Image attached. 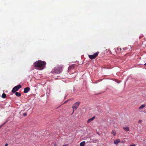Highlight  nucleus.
Instances as JSON below:
<instances>
[{"instance_id":"f257e3e1","label":"nucleus","mask_w":146,"mask_h":146,"mask_svg":"<svg viewBox=\"0 0 146 146\" xmlns=\"http://www.w3.org/2000/svg\"><path fill=\"white\" fill-rule=\"evenodd\" d=\"M46 64L44 61L39 60L34 63V66L35 67L40 68V69H42L45 67Z\"/></svg>"},{"instance_id":"f03ea898","label":"nucleus","mask_w":146,"mask_h":146,"mask_svg":"<svg viewBox=\"0 0 146 146\" xmlns=\"http://www.w3.org/2000/svg\"><path fill=\"white\" fill-rule=\"evenodd\" d=\"M80 104V102H78L75 103L72 106L73 113L74 110H76Z\"/></svg>"},{"instance_id":"7ed1b4c3","label":"nucleus","mask_w":146,"mask_h":146,"mask_svg":"<svg viewBox=\"0 0 146 146\" xmlns=\"http://www.w3.org/2000/svg\"><path fill=\"white\" fill-rule=\"evenodd\" d=\"M55 72L57 74H59L60 73L62 70V68L61 66H58L55 67L54 69Z\"/></svg>"},{"instance_id":"20e7f679","label":"nucleus","mask_w":146,"mask_h":146,"mask_svg":"<svg viewBox=\"0 0 146 146\" xmlns=\"http://www.w3.org/2000/svg\"><path fill=\"white\" fill-rule=\"evenodd\" d=\"M21 88V86L19 84L16 86H15L13 89L12 92L13 93H15L16 91H18L19 89Z\"/></svg>"},{"instance_id":"39448f33","label":"nucleus","mask_w":146,"mask_h":146,"mask_svg":"<svg viewBox=\"0 0 146 146\" xmlns=\"http://www.w3.org/2000/svg\"><path fill=\"white\" fill-rule=\"evenodd\" d=\"M99 52H98L93 55H88L89 58L91 59H93L97 57L98 54Z\"/></svg>"},{"instance_id":"423d86ee","label":"nucleus","mask_w":146,"mask_h":146,"mask_svg":"<svg viewBox=\"0 0 146 146\" xmlns=\"http://www.w3.org/2000/svg\"><path fill=\"white\" fill-rule=\"evenodd\" d=\"M30 89L29 87H26L24 88V92L25 93H27L30 90Z\"/></svg>"},{"instance_id":"0eeeda50","label":"nucleus","mask_w":146,"mask_h":146,"mask_svg":"<svg viewBox=\"0 0 146 146\" xmlns=\"http://www.w3.org/2000/svg\"><path fill=\"white\" fill-rule=\"evenodd\" d=\"M120 141L119 139L115 140L114 141V143L115 144H117L119 143Z\"/></svg>"},{"instance_id":"6e6552de","label":"nucleus","mask_w":146,"mask_h":146,"mask_svg":"<svg viewBox=\"0 0 146 146\" xmlns=\"http://www.w3.org/2000/svg\"><path fill=\"white\" fill-rule=\"evenodd\" d=\"M145 104H143L139 108V109L140 110L142 109H143L144 107H145Z\"/></svg>"},{"instance_id":"1a4fd4ad","label":"nucleus","mask_w":146,"mask_h":146,"mask_svg":"<svg viewBox=\"0 0 146 146\" xmlns=\"http://www.w3.org/2000/svg\"><path fill=\"white\" fill-rule=\"evenodd\" d=\"M85 142L83 141L80 143V146H84L85 145Z\"/></svg>"},{"instance_id":"9d476101","label":"nucleus","mask_w":146,"mask_h":146,"mask_svg":"<svg viewBox=\"0 0 146 146\" xmlns=\"http://www.w3.org/2000/svg\"><path fill=\"white\" fill-rule=\"evenodd\" d=\"M15 94L18 97H20L21 96V94L20 93L18 92H16L15 93Z\"/></svg>"},{"instance_id":"9b49d317","label":"nucleus","mask_w":146,"mask_h":146,"mask_svg":"<svg viewBox=\"0 0 146 146\" xmlns=\"http://www.w3.org/2000/svg\"><path fill=\"white\" fill-rule=\"evenodd\" d=\"M123 128L126 131H129V129L128 127H123Z\"/></svg>"},{"instance_id":"f8f14e48","label":"nucleus","mask_w":146,"mask_h":146,"mask_svg":"<svg viewBox=\"0 0 146 146\" xmlns=\"http://www.w3.org/2000/svg\"><path fill=\"white\" fill-rule=\"evenodd\" d=\"M8 121V120H6V121L2 124L1 125H0V129L1 128V127L4 125H5L7 122Z\"/></svg>"},{"instance_id":"ddd939ff","label":"nucleus","mask_w":146,"mask_h":146,"mask_svg":"<svg viewBox=\"0 0 146 146\" xmlns=\"http://www.w3.org/2000/svg\"><path fill=\"white\" fill-rule=\"evenodd\" d=\"M6 94L4 93H3L2 94V98H5L6 97Z\"/></svg>"},{"instance_id":"4468645a","label":"nucleus","mask_w":146,"mask_h":146,"mask_svg":"<svg viewBox=\"0 0 146 146\" xmlns=\"http://www.w3.org/2000/svg\"><path fill=\"white\" fill-rule=\"evenodd\" d=\"M111 133L115 136V130H113L111 132Z\"/></svg>"},{"instance_id":"2eb2a0df","label":"nucleus","mask_w":146,"mask_h":146,"mask_svg":"<svg viewBox=\"0 0 146 146\" xmlns=\"http://www.w3.org/2000/svg\"><path fill=\"white\" fill-rule=\"evenodd\" d=\"M94 119H88L87 121V123H89L92 121Z\"/></svg>"},{"instance_id":"dca6fc26","label":"nucleus","mask_w":146,"mask_h":146,"mask_svg":"<svg viewBox=\"0 0 146 146\" xmlns=\"http://www.w3.org/2000/svg\"><path fill=\"white\" fill-rule=\"evenodd\" d=\"M27 115V113H23V115L24 116H26Z\"/></svg>"},{"instance_id":"f3484780","label":"nucleus","mask_w":146,"mask_h":146,"mask_svg":"<svg viewBox=\"0 0 146 146\" xmlns=\"http://www.w3.org/2000/svg\"><path fill=\"white\" fill-rule=\"evenodd\" d=\"M130 146H136L134 144H132L130 145Z\"/></svg>"},{"instance_id":"a211bd4d","label":"nucleus","mask_w":146,"mask_h":146,"mask_svg":"<svg viewBox=\"0 0 146 146\" xmlns=\"http://www.w3.org/2000/svg\"><path fill=\"white\" fill-rule=\"evenodd\" d=\"M141 119H140L139 121V122H138V123H140L141 122Z\"/></svg>"},{"instance_id":"6ab92c4d","label":"nucleus","mask_w":146,"mask_h":146,"mask_svg":"<svg viewBox=\"0 0 146 146\" xmlns=\"http://www.w3.org/2000/svg\"><path fill=\"white\" fill-rule=\"evenodd\" d=\"M95 116H94L92 118H91L90 119H95Z\"/></svg>"},{"instance_id":"aec40b11","label":"nucleus","mask_w":146,"mask_h":146,"mask_svg":"<svg viewBox=\"0 0 146 146\" xmlns=\"http://www.w3.org/2000/svg\"><path fill=\"white\" fill-rule=\"evenodd\" d=\"M8 145V144L7 143H6V144H5V146H7V145Z\"/></svg>"},{"instance_id":"412c9836","label":"nucleus","mask_w":146,"mask_h":146,"mask_svg":"<svg viewBox=\"0 0 146 146\" xmlns=\"http://www.w3.org/2000/svg\"><path fill=\"white\" fill-rule=\"evenodd\" d=\"M68 145H64L63 146H67Z\"/></svg>"},{"instance_id":"4be33fe9","label":"nucleus","mask_w":146,"mask_h":146,"mask_svg":"<svg viewBox=\"0 0 146 146\" xmlns=\"http://www.w3.org/2000/svg\"><path fill=\"white\" fill-rule=\"evenodd\" d=\"M144 65L146 66V63L144 64Z\"/></svg>"},{"instance_id":"5701e85b","label":"nucleus","mask_w":146,"mask_h":146,"mask_svg":"<svg viewBox=\"0 0 146 146\" xmlns=\"http://www.w3.org/2000/svg\"><path fill=\"white\" fill-rule=\"evenodd\" d=\"M97 133L99 135V134L98 133Z\"/></svg>"}]
</instances>
